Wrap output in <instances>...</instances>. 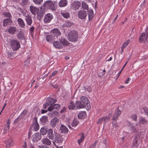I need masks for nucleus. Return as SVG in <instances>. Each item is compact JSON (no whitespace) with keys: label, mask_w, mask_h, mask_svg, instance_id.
<instances>
[{"label":"nucleus","mask_w":148,"mask_h":148,"mask_svg":"<svg viewBox=\"0 0 148 148\" xmlns=\"http://www.w3.org/2000/svg\"><path fill=\"white\" fill-rule=\"evenodd\" d=\"M147 35H146L144 33H142L140 37L139 41L140 42H142L143 41L146 40L147 38Z\"/></svg>","instance_id":"20"},{"label":"nucleus","mask_w":148,"mask_h":148,"mask_svg":"<svg viewBox=\"0 0 148 148\" xmlns=\"http://www.w3.org/2000/svg\"><path fill=\"white\" fill-rule=\"evenodd\" d=\"M65 110V108L64 107L60 111V113H62V112H64Z\"/></svg>","instance_id":"63"},{"label":"nucleus","mask_w":148,"mask_h":148,"mask_svg":"<svg viewBox=\"0 0 148 148\" xmlns=\"http://www.w3.org/2000/svg\"><path fill=\"white\" fill-rule=\"evenodd\" d=\"M53 117H58L59 116L58 113L56 111H54L52 112Z\"/></svg>","instance_id":"51"},{"label":"nucleus","mask_w":148,"mask_h":148,"mask_svg":"<svg viewBox=\"0 0 148 148\" xmlns=\"http://www.w3.org/2000/svg\"><path fill=\"white\" fill-rule=\"evenodd\" d=\"M80 99L82 102H86L87 101H88V102H89L88 99L85 96H82L81 97Z\"/></svg>","instance_id":"47"},{"label":"nucleus","mask_w":148,"mask_h":148,"mask_svg":"<svg viewBox=\"0 0 148 148\" xmlns=\"http://www.w3.org/2000/svg\"><path fill=\"white\" fill-rule=\"evenodd\" d=\"M57 101L56 99L50 97H49L46 99L47 102H56Z\"/></svg>","instance_id":"44"},{"label":"nucleus","mask_w":148,"mask_h":148,"mask_svg":"<svg viewBox=\"0 0 148 148\" xmlns=\"http://www.w3.org/2000/svg\"><path fill=\"white\" fill-rule=\"evenodd\" d=\"M47 131H48L44 127H42L40 130V134L42 135H45L47 134Z\"/></svg>","instance_id":"40"},{"label":"nucleus","mask_w":148,"mask_h":148,"mask_svg":"<svg viewBox=\"0 0 148 148\" xmlns=\"http://www.w3.org/2000/svg\"><path fill=\"white\" fill-rule=\"evenodd\" d=\"M46 9H44L43 7V5L41 6V8H40V10L38 12L37 15L38 17H41L42 16L45 14V10Z\"/></svg>","instance_id":"18"},{"label":"nucleus","mask_w":148,"mask_h":148,"mask_svg":"<svg viewBox=\"0 0 148 148\" xmlns=\"http://www.w3.org/2000/svg\"><path fill=\"white\" fill-rule=\"evenodd\" d=\"M47 110H41V113L42 114H44L45 113H47Z\"/></svg>","instance_id":"61"},{"label":"nucleus","mask_w":148,"mask_h":148,"mask_svg":"<svg viewBox=\"0 0 148 148\" xmlns=\"http://www.w3.org/2000/svg\"><path fill=\"white\" fill-rule=\"evenodd\" d=\"M86 115V112L85 111H82L80 112L78 114V117L79 119L84 118Z\"/></svg>","instance_id":"23"},{"label":"nucleus","mask_w":148,"mask_h":148,"mask_svg":"<svg viewBox=\"0 0 148 148\" xmlns=\"http://www.w3.org/2000/svg\"><path fill=\"white\" fill-rule=\"evenodd\" d=\"M68 36L69 40L72 42L77 41L78 38V33L75 31L70 32Z\"/></svg>","instance_id":"3"},{"label":"nucleus","mask_w":148,"mask_h":148,"mask_svg":"<svg viewBox=\"0 0 148 148\" xmlns=\"http://www.w3.org/2000/svg\"><path fill=\"white\" fill-rule=\"evenodd\" d=\"M47 137L44 138L41 140V142L43 145L50 146L51 144V141Z\"/></svg>","instance_id":"12"},{"label":"nucleus","mask_w":148,"mask_h":148,"mask_svg":"<svg viewBox=\"0 0 148 148\" xmlns=\"http://www.w3.org/2000/svg\"><path fill=\"white\" fill-rule=\"evenodd\" d=\"M30 10L32 14L36 15L38 12L39 9L36 7L31 5L30 7Z\"/></svg>","instance_id":"19"},{"label":"nucleus","mask_w":148,"mask_h":148,"mask_svg":"<svg viewBox=\"0 0 148 148\" xmlns=\"http://www.w3.org/2000/svg\"><path fill=\"white\" fill-rule=\"evenodd\" d=\"M34 28V26H32L31 27L30 29V31L31 33H32L33 32Z\"/></svg>","instance_id":"58"},{"label":"nucleus","mask_w":148,"mask_h":148,"mask_svg":"<svg viewBox=\"0 0 148 148\" xmlns=\"http://www.w3.org/2000/svg\"><path fill=\"white\" fill-rule=\"evenodd\" d=\"M67 4V0H61L59 3L60 7H63L66 5Z\"/></svg>","instance_id":"27"},{"label":"nucleus","mask_w":148,"mask_h":148,"mask_svg":"<svg viewBox=\"0 0 148 148\" xmlns=\"http://www.w3.org/2000/svg\"><path fill=\"white\" fill-rule=\"evenodd\" d=\"M28 0H22L21 5L23 6H24L27 5L28 3Z\"/></svg>","instance_id":"45"},{"label":"nucleus","mask_w":148,"mask_h":148,"mask_svg":"<svg viewBox=\"0 0 148 148\" xmlns=\"http://www.w3.org/2000/svg\"><path fill=\"white\" fill-rule=\"evenodd\" d=\"M131 118L134 121L137 120V116L136 114H132L131 116Z\"/></svg>","instance_id":"50"},{"label":"nucleus","mask_w":148,"mask_h":148,"mask_svg":"<svg viewBox=\"0 0 148 148\" xmlns=\"http://www.w3.org/2000/svg\"><path fill=\"white\" fill-rule=\"evenodd\" d=\"M18 24L20 27L23 28H24L25 27V23L23 20L20 18H19L17 19Z\"/></svg>","instance_id":"24"},{"label":"nucleus","mask_w":148,"mask_h":148,"mask_svg":"<svg viewBox=\"0 0 148 148\" xmlns=\"http://www.w3.org/2000/svg\"><path fill=\"white\" fill-rule=\"evenodd\" d=\"M17 38L20 40H25V38L23 32L21 31L19 32L17 35Z\"/></svg>","instance_id":"25"},{"label":"nucleus","mask_w":148,"mask_h":148,"mask_svg":"<svg viewBox=\"0 0 148 148\" xmlns=\"http://www.w3.org/2000/svg\"><path fill=\"white\" fill-rule=\"evenodd\" d=\"M59 119L56 117H55L52 119L50 123V125L51 127L53 128L55 127L57 124L59 122Z\"/></svg>","instance_id":"15"},{"label":"nucleus","mask_w":148,"mask_h":148,"mask_svg":"<svg viewBox=\"0 0 148 148\" xmlns=\"http://www.w3.org/2000/svg\"><path fill=\"white\" fill-rule=\"evenodd\" d=\"M87 14L86 12L84 10L79 11L78 13L79 18L82 19H84L87 16Z\"/></svg>","instance_id":"10"},{"label":"nucleus","mask_w":148,"mask_h":148,"mask_svg":"<svg viewBox=\"0 0 148 148\" xmlns=\"http://www.w3.org/2000/svg\"><path fill=\"white\" fill-rule=\"evenodd\" d=\"M110 117L109 116L103 117L102 118H100L97 123L98 124H101L103 123V124H105L108 122L110 119Z\"/></svg>","instance_id":"11"},{"label":"nucleus","mask_w":148,"mask_h":148,"mask_svg":"<svg viewBox=\"0 0 148 148\" xmlns=\"http://www.w3.org/2000/svg\"><path fill=\"white\" fill-rule=\"evenodd\" d=\"M60 105L58 104H52L50 105L49 108H48L47 110L49 111H51L53 109H59L60 107Z\"/></svg>","instance_id":"14"},{"label":"nucleus","mask_w":148,"mask_h":148,"mask_svg":"<svg viewBox=\"0 0 148 148\" xmlns=\"http://www.w3.org/2000/svg\"><path fill=\"white\" fill-rule=\"evenodd\" d=\"M11 20L9 18L4 20L3 21V25L5 26L8 25H10L11 23Z\"/></svg>","instance_id":"33"},{"label":"nucleus","mask_w":148,"mask_h":148,"mask_svg":"<svg viewBox=\"0 0 148 148\" xmlns=\"http://www.w3.org/2000/svg\"><path fill=\"white\" fill-rule=\"evenodd\" d=\"M144 111L147 114V116L148 115V109L147 108L144 109Z\"/></svg>","instance_id":"60"},{"label":"nucleus","mask_w":148,"mask_h":148,"mask_svg":"<svg viewBox=\"0 0 148 148\" xmlns=\"http://www.w3.org/2000/svg\"><path fill=\"white\" fill-rule=\"evenodd\" d=\"M53 16L51 13H48L45 16L44 21L45 23H49L53 18Z\"/></svg>","instance_id":"9"},{"label":"nucleus","mask_w":148,"mask_h":148,"mask_svg":"<svg viewBox=\"0 0 148 148\" xmlns=\"http://www.w3.org/2000/svg\"><path fill=\"white\" fill-rule=\"evenodd\" d=\"M82 7L84 10H89L88 5L84 2H82Z\"/></svg>","instance_id":"36"},{"label":"nucleus","mask_w":148,"mask_h":148,"mask_svg":"<svg viewBox=\"0 0 148 148\" xmlns=\"http://www.w3.org/2000/svg\"><path fill=\"white\" fill-rule=\"evenodd\" d=\"M47 137L51 139H53L54 135L53 134V130L52 129H50L47 131Z\"/></svg>","instance_id":"22"},{"label":"nucleus","mask_w":148,"mask_h":148,"mask_svg":"<svg viewBox=\"0 0 148 148\" xmlns=\"http://www.w3.org/2000/svg\"><path fill=\"white\" fill-rule=\"evenodd\" d=\"M53 45L54 47L58 48H61L62 45L60 43L57 41L54 42L53 43Z\"/></svg>","instance_id":"41"},{"label":"nucleus","mask_w":148,"mask_h":148,"mask_svg":"<svg viewBox=\"0 0 148 148\" xmlns=\"http://www.w3.org/2000/svg\"><path fill=\"white\" fill-rule=\"evenodd\" d=\"M59 131L61 133L66 134L68 132V130L65 126L62 124L60 128Z\"/></svg>","instance_id":"17"},{"label":"nucleus","mask_w":148,"mask_h":148,"mask_svg":"<svg viewBox=\"0 0 148 148\" xmlns=\"http://www.w3.org/2000/svg\"><path fill=\"white\" fill-rule=\"evenodd\" d=\"M48 117L47 116H44L40 118V121L41 123L44 124L48 121Z\"/></svg>","instance_id":"32"},{"label":"nucleus","mask_w":148,"mask_h":148,"mask_svg":"<svg viewBox=\"0 0 148 148\" xmlns=\"http://www.w3.org/2000/svg\"><path fill=\"white\" fill-rule=\"evenodd\" d=\"M61 15L63 17L65 18H67L70 17V14L67 12H63L61 13Z\"/></svg>","instance_id":"35"},{"label":"nucleus","mask_w":148,"mask_h":148,"mask_svg":"<svg viewBox=\"0 0 148 148\" xmlns=\"http://www.w3.org/2000/svg\"><path fill=\"white\" fill-rule=\"evenodd\" d=\"M9 33L12 34H14L16 31V29L15 27H11L8 29Z\"/></svg>","instance_id":"34"},{"label":"nucleus","mask_w":148,"mask_h":148,"mask_svg":"<svg viewBox=\"0 0 148 148\" xmlns=\"http://www.w3.org/2000/svg\"><path fill=\"white\" fill-rule=\"evenodd\" d=\"M51 33L52 36L55 39L58 38V36H60L61 34L59 29H55L52 30Z\"/></svg>","instance_id":"8"},{"label":"nucleus","mask_w":148,"mask_h":148,"mask_svg":"<svg viewBox=\"0 0 148 148\" xmlns=\"http://www.w3.org/2000/svg\"><path fill=\"white\" fill-rule=\"evenodd\" d=\"M81 135L80 139H78L77 140L78 143L79 145H80V143L83 141L84 138V136L83 133H82Z\"/></svg>","instance_id":"42"},{"label":"nucleus","mask_w":148,"mask_h":148,"mask_svg":"<svg viewBox=\"0 0 148 148\" xmlns=\"http://www.w3.org/2000/svg\"><path fill=\"white\" fill-rule=\"evenodd\" d=\"M100 71H102V72L101 73V74H100L99 73L98 74V76L99 77H101V76H103L105 74L104 73L106 72V71L105 69H104L102 71V70H100Z\"/></svg>","instance_id":"52"},{"label":"nucleus","mask_w":148,"mask_h":148,"mask_svg":"<svg viewBox=\"0 0 148 148\" xmlns=\"http://www.w3.org/2000/svg\"><path fill=\"white\" fill-rule=\"evenodd\" d=\"M81 5V3L79 1H75L71 4V8L74 10H78Z\"/></svg>","instance_id":"6"},{"label":"nucleus","mask_w":148,"mask_h":148,"mask_svg":"<svg viewBox=\"0 0 148 148\" xmlns=\"http://www.w3.org/2000/svg\"><path fill=\"white\" fill-rule=\"evenodd\" d=\"M3 14L6 17H8L9 18L11 17V14L9 12H5Z\"/></svg>","instance_id":"53"},{"label":"nucleus","mask_w":148,"mask_h":148,"mask_svg":"<svg viewBox=\"0 0 148 148\" xmlns=\"http://www.w3.org/2000/svg\"><path fill=\"white\" fill-rule=\"evenodd\" d=\"M32 127L34 130L35 131H37L39 129V124L37 122V117H35L34 118Z\"/></svg>","instance_id":"13"},{"label":"nucleus","mask_w":148,"mask_h":148,"mask_svg":"<svg viewBox=\"0 0 148 148\" xmlns=\"http://www.w3.org/2000/svg\"><path fill=\"white\" fill-rule=\"evenodd\" d=\"M121 113V111L118 109L117 111L113 114L112 119V123L113 126L115 128L118 126V124L116 123V120L118 116H119Z\"/></svg>","instance_id":"4"},{"label":"nucleus","mask_w":148,"mask_h":148,"mask_svg":"<svg viewBox=\"0 0 148 148\" xmlns=\"http://www.w3.org/2000/svg\"><path fill=\"white\" fill-rule=\"evenodd\" d=\"M43 0H33L34 2L36 4L39 5L43 1Z\"/></svg>","instance_id":"49"},{"label":"nucleus","mask_w":148,"mask_h":148,"mask_svg":"<svg viewBox=\"0 0 148 148\" xmlns=\"http://www.w3.org/2000/svg\"><path fill=\"white\" fill-rule=\"evenodd\" d=\"M130 40H128L127 41L124 43L123 45L121 47L123 48H125L130 43Z\"/></svg>","instance_id":"46"},{"label":"nucleus","mask_w":148,"mask_h":148,"mask_svg":"<svg viewBox=\"0 0 148 148\" xmlns=\"http://www.w3.org/2000/svg\"><path fill=\"white\" fill-rule=\"evenodd\" d=\"M72 25V23H71L66 22L64 23L63 25V27H70Z\"/></svg>","instance_id":"43"},{"label":"nucleus","mask_w":148,"mask_h":148,"mask_svg":"<svg viewBox=\"0 0 148 148\" xmlns=\"http://www.w3.org/2000/svg\"><path fill=\"white\" fill-rule=\"evenodd\" d=\"M138 138L136 137H135L133 141V144L135 146H137L138 142Z\"/></svg>","instance_id":"48"},{"label":"nucleus","mask_w":148,"mask_h":148,"mask_svg":"<svg viewBox=\"0 0 148 148\" xmlns=\"http://www.w3.org/2000/svg\"><path fill=\"white\" fill-rule=\"evenodd\" d=\"M29 60H26V61L25 62V65L26 66H27L29 63Z\"/></svg>","instance_id":"56"},{"label":"nucleus","mask_w":148,"mask_h":148,"mask_svg":"<svg viewBox=\"0 0 148 148\" xmlns=\"http://www.w3.org/2000/svg\"><path fill=\"white\" fill-rule=\"evenodd\" d=\"M62 140L61 137L60 136H56L55 138L54 141H53V143L54 145H56L55 143H61Z\"/></svg>","instance_id":"31"},{"label":"nucleus","mask_w":148,"mask_h":148,"mask_svg":"<svg viewBox=\"0 0 148 148\" xmlns=\"http://www.w3.org/2000/svg\"><path fill=\"white\" fill-rule=\"evenodd\" d=\"M43 7L45 9L50 10L52 11H55L57 9L55 2L51 0L46 1L43 5Z\"/></svg>","instance_id":"2"},{"label":"nucleus","mask_w":148,"mask_h":148,"mask_svg":"<svg viewBox=\"0 0 148 148\" xmlns=\"http://www.w3.org/2000/svg\"><path fill=\"white\" fill-rule=\"evenodd\" d=\"M48 116L51 117H53L52 112L48 113Z\"/></svg>","instance_id":"62"},{"label":"nucleus","mask_w":148,"mask_h":148,"mask_svg":"<svg viewBox=\"0 0 148 148\" xmlns=\"http://www.w3.org/2000/svg\"><path fill=\"white\" fill-rule=\"evenodd\" d=\"M29 148H34V146L33 145L30 144L29 146Z\"/></svg>","instance_id":"64"},{"label":"nucleus","mask_w":148,"mask_h":148,"mask_svg":"<svg viewBox=\"0 0 148 148\" xmlns=\"http://www.w3.org/2000/svg\"><path fill=\"white\" fill-rule=\"evenodd\" d=\"M10 121L9 120L8 121L7 123V124L6 126L5 127L4 129L3 132L4 134L7 133L8 131L10 129Z\"/></svg>","instance_id":"28"},{"label":"nucleus","mask_w":148,"mask_h":148,"mask_svg":"<svg viewBox=\"0 0 148 148\" xmlns=\"http://www.w3.org/2000/svg\"><path fill=\"white\" fill-rule=\"evenodd\" d=\"M41 138V134L39 133H36L34 134L32 137V140L34 142H36L39 141Z\"/></svg>","instance_id":"7"},{"label":"nucleus","mask_w":148,"mask_h":148,"mask_svg":"<svg viewBox=\"0 0 148 148\" xmlns=\"http://www.w3.org/2000/svg\"><path fill=\"white\" fill-rule=\"evenodd\" d=\"M88 15V19L90 21H91L94 16V14L92 10L90 9L87 11Z\"/></svg>","instance_id":"21"},{"label":"nucleus","mask_w":148,"mask_h":148,"mask_svg":"<svg viewBox=\"0 0 148 148\" xmlns=\"http://www.w3.org/2000/svg\"><path fill=\"white\" fill-rule=\"evenodd\" d=\"M85 88L86 91H87L89 92H90L91 91V89L90 86H86V87Z\"/></svg>","instance_id":"54"},{"label":"nucleus","mask_w":148,"mask_h":148,"mask_svg":"<svg viewBox=\"0 0 148 148\" xmlns=\"http://www.w3.org/2000/svg\"><path fill=\"white\" fill-rule=\"evenodd\" d=\"M25 20L27 24L29 26H31L32 23L33 21L31 16L29 14L26 15L25 17Z\"/></svg>","instance_id":"16"},{"label":"nucleus","mask_w":148,"mask_h":148,"mask_svg":"<svg viewBox=\"0 0 148 148\" xmlns=\"http://www.w3.org/2000/svg\"><path fill=\"white\" fill-rule=\"evenodd\" d=\"M84 108L87 110L90 109V102H71L69 106V108L71 110Z\"/></svg>","instance_id":"1"},{"label":"nucleus","mask_w":148,"mask_h":148,"mask_svg":"<svg viewBox=\"0 0 148 148\" xmlns=\"http://www.w3.org/2000/svg\"><path fill=\"white\" fill-rule=\"evenodd\" d=\"M10 44L11 48L14 50H17L20 47L19 42L16 40L14 39L12 40L10 42Z\"/></svg>","instance_id":"5"},{"label":"nucleus","mask_w":148,"mask_h":148,"mask_svg":"<svg viewBox=\"0 0 148 148\" xmlns=\"http://www.w3.org/2000/svg\"><path fill=\"white\" fill-rule=\"evenodd\" d=\"M79 123L78 120L77 119H74L71 123V125L73 127H75L78 125Z\"/></svg>","instance_id":"39"},{"label":"nucleus","mask_w":148,"mask_h":148,"mask_svg":"<svg viewBox=\"0 0 148 148\" xmlns=\"http://www.w3.org/2000/svg\"><path fill=\"white\" fill-rule=\"evenodd\" d=\"M60 42L63 44L64 45L67 46L69 45V43L68 41L64 38H62L61 40L60 39Z\"/></svg>","instance_id":"38"},{"label":"nucleus","mask_w":148,"mask_h":148,"mask_svg":"<svg viewBox=\"0 0 148 148\" xmlns=\"http://www.w3.org/2000/svg\"><path fill=\"white\" fill-rule=\"evenodd\" d=\"M129 127L130 130L133 132H137L136 129L134 127V125L130 123H129Z\"/></svg>","instance_id":"29"},{"label":"nucleus","mask_w":148,"mask_h":148,"mask_svg":"<svg viewBox=\"0 0 148 148\" xmlns=\"http://www.w3.org/2000/svg\"><path fill=\"white\" fill-rule=\"evenodd\" d=\"M138 123L140 125H144L147 124V121L145 118L141 117L139 118Z\"/></svg>","instance_id":"26"},{"label":"nucleus","mask_w":148,"mask_h":148,"mask_svg":"<svg viewBox=\"0 0 148 148\" xmlns=\"http://www.w3.org/2000/svg\"><path fill=\"white\" fill-rule=\"evenodd\" d=\"M57 72H58L57 71H54L52 73V74H51V75L49 77V78H50L51 77L54 76Z\"/></svg>","instance_id":"55"},{"label":"nucleus","mask_w":148,"mask_h":148,"mask_svg":"<svg viewBox=\"0 0 148 148\" xmlns=\"http://www.w3.org/2000/svg\"><path fill=\"white\" fill-rule=\"evenodd\" d=\"M6 147L7 148H9L13 145V143L11 139L7 140L5 142Z\"/></svg>","instance_id":"30"},{"label":"nucleus","mask_w":148,"mask_h":148,"mask_svg":"<svg viewBox=\"0 0 148 148\" xmlns=\"http://www.w3.org/2000/svg\"><path fill=\"white\" fill-rule=\"evenodd\" d=\"M49 104L47 103L45 104L43 106V108L45 109H46L47 107L49 106Z\"/></svg>","instance_id":"57"},{"label":"nucleus","mask_w":148,"mask_h":148,"mask_svg":"<svg viewBox=\"0 0 148 148\" xmlns=\"http://www.w3.org/2000/svg\"><path fill=\"white\" fill-rule=\"evenodd\" d=\"M55 38L53 37L52 36L51 34L50 35H47L46 36V39L48 42H51V41H53V40Z\"/></svg>","instance_id":"37"},{"label":"nucleus","mask_w":148,"mask_h":148,"mask_svg":"<svg viewBox=\"0 0 148 148\" xmlns=\"http://www.w3.org/2000/svg\"><path fill=\"white\" fill-rule=\"evenodd\" d=\"M27 110H24L22 112L21 114L22 115H25V114H27Z\"/></svg>","instance_id":"59"}]
</instances>
